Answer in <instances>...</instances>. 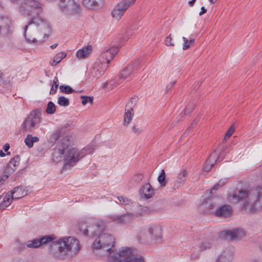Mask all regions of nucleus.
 Masks as SVG:
<instances>
[{"mask_svg": "<svg viewBox=\"0 0 262 262\" xmlns=\"http://www.w3.org/2000/svg\"><path fill=\"white\" fill-rule=\"evenodd\" d=\"M152 210L147 206H143L139 204H136L134 206L133 212H132L133 217H139L144 216L150 212Z\"/></svg>", "mask_w": 262, "mask_h": 262, "instance_id": "4468645a", "label": "nucleus"}, {"mask_svg": "<svg viewBox=\"0 0 262 262\" xmlns=\"http://www.w3.org/2000/svg\"><path fill=\"white\" fill-rule=\"evenodd\" d=\"M130 218L129 213H126L121 215H114L112 217L113 220L118 223H124L126 221H129Z\"/></svg>", "mask_w": 262, "mask_h": 262, "instance_id": "a878e982", "label": "nucleus"}, {"mask_svg": "<svg viewBox=\"0 0 262 262\" xmlns=\"http://www.w3.org/2000/svg\"><path fill=\"white\" fill-rule=\"evenodd\" d=\"M213 244L212 239H205L201 242L200 248L202 250H206L210 249Z\"/></svg>", "mask_w": 262, "mask_h": 262, "instance_id": "c756f323", "label": "nucleus"}, {"mask_svg": "<svg viewBox=\"0 0 262 262\" xmlns=\"http://www.w3.org/2000/svg\"><path fill=\"white\" fill-rule=\"evenodd\" d=\"M61 134V130L60 129H57L55 133L53 135L52 138L55 140H57L60 137Z\"/></svg>", "mask_w": 262, "mask_h": 262, "instance_id": "8fccbe9b", "label": "nucleus"}, {"mask_svg": "<svg viewBox=\"0 0 262 262\" xmlns=\"http://www.w3.org/2000/svg\"><path fill=\"white\" fill-rule=\"evenodd\" d=\"M11 262H29V261L26 258L15 257L12 260Z\"/></svg>", "mask_w": 262, "mask_h": 262, "instance_id": "3c124183", "label": "nucleus"}, {"mask_svg": "<svg viewBox=\"0 0 262 262\" xmlns=\"http://www.w3.org/2000/svg\"><path fill=\"white\" fill-rule=\"evenodd\" d=\"M136 238L141 243L150 244H151V240L149 237L148 229H142L136 233Z\"/></svg>", "mask_w": 262, "mask_h": 262, "instance_id": "dca6fc26", "label": "nucleus"}, {"mask_svg": "<svg viewBox=\"0 0 262 262\" xmlns=\"http://www.w3.org/2000/svg\"><path fill=\"white\" fill-rule=\"evenodd\" d=\"M148 233L151 240L161 244L163 238V231L162 227L159 225H151L148 227Z\"/></svg>", "mask_w": 262, "mask_h": 262, "instance_id": "1a4fd4ad", "label": "nucleus"}, {"mask_svg": "<svg viewBox=\"0 0 262 262\" xmlns=\"http://www.w3.org/2000/svg\"><path fill=\"white\" fill-rule=\"evenodd\" d=\"M228 200L233 203L243 202V207L250 205L256 211L262 208V187L258 186L250 190H241L237 193L229 195Z\"/></svg>", "mask_w": 262, "mask_h": 262, "instance_id": "39448f33", "label": "nucleus"}, {"mask_svg": "<svg viewBox=\"0 0 262 262\" xmlns=\"http://www.w3.org/2000/svg\"><path fill=\"white\" fill-rule=\"evenodd\" d=\"M189 40V43H190V45L192 43H193L194 41V38H190Z\"/></svg>", "mask_w": 262, "mask_h": 262, "instance_id": "69168bd1", "label": "nucleus"}, {"mask_svg": "<svg viewBox=\"0 0 262 262\" xmlns=\"http://www.w3.org/2000/svg\"><path fill=\"white\" fill-rule=\"evenodd\" d=\"M117 199L119 201L120 203L123 205H128L130 203V200H129L127 198L123 197L122 196H118Z\"/></svg>", "mask_w": 262, "mask_h": 262, "instance_id": "4c0bfd02", "label": "nucleus"}, {"mask_svg": "<svg viewBox=\"0 0 262 262\" xmlns=\"http://www.w3.org/2000/svg\"><path fill=\"white\" fill-rule=\"evenodd\" d=\"M56 106L53 102L50 101L46 108V112L48 114H53L55 112Z\"/></svg>", "mask_w": 262, "mask_h": 262, "instance_id": "72a5a7b5", "label": "nucleus"}, {"mask_svg": "<svg viewBox=\"0 0 262 262\" xmlns=\"http://www.w3.org/2000/svg\"><path fill=\"white\" fill-rule=\"evenodd\" d=\"M53 235H46L38 238H34L26 242V247L28 248L36 249L42 245L47 244L53 241Z\"/></svg>", "mask_w": 262, "mask_h": 262, "instance_id": "6e6552de", "label": "nucleus"}, {"mask_svg": "<svg viewBox=\"0 0 262 262\" xmlns=\"http://www.w3.org/2000/svg\"><path fill=\"white\" fill-rule=\"evenodd\" d=\"M192 110V107H189V106H187L186 108L185 109V111H184V113L185 114H187L188 113H189Z\"/></svg>", "mask_w": 262, "mask_h": 262, "instance_id": "4d7b16f0", "label": "nucleus"}, {"mask_svg": "<svg viewBox=\"0 0 262 262\" xmlns=\"http://www.w3.org/2000/svg\"><path fill=\"white\" fill-rule=\"evenodd\" d=\"M131 74V68L127 67L123 69L119 75V80H124L130 76Z\"/></svg>", "mask_w": 262, "mask_h": 262, "instance_id": "c85d7f7f", "label": "nucleus"}, {"mask_svg": "<svg viewBox=\"0 0 262 262\" xmlns=\"http://www.w3.org/2000/svg\"><path fill=\"white\" fill-rule=\"evenodd\" d=\"M103 0H83V5L88 9L97 10L101 7Z\"/></svg>", "mask_w": 262, "mask_h": 262, "instance_id": "f3484780", "label": "nucleus"}, {"mask_svg": "<svg viewBox=\"0 0 262 262\" xmlns=\"http://www.w3.org/2000/svg\"><path fill=\"white\" fill-rule=\"evenodd\" d=\"M222 234L226 238L232 240L239 239L245 236L244 232L239 229H234L232 230H226L224 231Z\"/></svg>", "mask_w": 262, "mask_h": 262, "instance_id": "2eb2a0df", "label": "nucleus"}, {"mask_svg": "<svg viewBox=\"0 0 262 262\" xmlns=\"http://www.w3.org/2000/svg\"><path fill=\"white\" fill-rule=\"evenodd\" d=\"M208 203H209V205L207 206V208L209 210H211V209H213V208H215V203H213L212 202V201L210 199H208L207 201H206V204H205V203H204V205H207Z\"/></svg>", "mask_w": 262, "mask_h": 262, "instance_id": "de8ad7c7", "label": "nucleus"}, {"mask_svg": "<svg viewBox=\"0 0 262 262\" xmlns=\"http://www.w3.org/2000/svg\"><path fill=\"white\" fill-rule=\"evenodd\" d=\"M133 131L134 132V134L138 135L141 133V129L140 127L134 126L133 127Z\"/></svg>", "mask_w": 262, "mask_h": 262, "instance_id": "603ef678", "label": "nucleus"}, {"mask_svg": "<svg viewBox=\"0 0 262 262\" xmlns=\"http://www.w3.org/2000/svg\"><path fill=\"white\" fill-rule=\"evenodd\" d=\"M132 262H145V260L142 255L135 253L132 249Z\"/></svg>", "mask_w": 262, "mask_h": 262, "instance_id": "7c9ffc66", "label": "nucleus"}, {"mask_svg": "<svg viewBox=\"0 0 262 262\" xmlns=\"http://www.w3.org/2000/svg\"><path fill=\"white\" fill-rule=\"evenodd\" d=\"M172 39L171 37V34L166 37L165 39V43L166 46H174V44L172 41Z\"/></svg>", "mask_w": 262, "mask_h": 262, "instance_id": "c03bdc74", "label": "nucleus"}, {"mask_svg": "<svg viewBox=\"0 0 262 262\" xmlns=\"http://www.w3.org/2000/svg\"><path fill=\"white\" fill-rule=\"evenodd\" d=\"M6 155V154L3 152V151L2 150H0V156L1 157H5Z\"/></svg>", "mask_w": 262, "mask_h": 262, "instance_id": "e2e57ef3", "label": "nucleus"}, {"mask_svg": "<svg viewBox=\"0 0 262 262\" xmlns=\"http://www.w3.org/2000/svg\"><path fill=\"white\" fill-rule=\"evenodd\" d=\"M182 39L184 41L183 49L185 50L189 49L190 47V43H189V40L185 37H183Z\"/></svg>", "mask_w": 262, "mask_h": 262, "instance_id": "37998d69", "label": "nucleus"}, {"mask_svg": "<svg viewBox=\"0 0 262 262\" xmlns=\"http://www.w3.org/2000/svg\"><path fill=\"white\" fill-rule=\"evenodd\" d=\"M92 51V47L88 45L82 49H79L76 52V57L79 59H83L87 58Z\"/></svg>", "mask_w": 262, "mask_h": 262, "instance_id": "aec40b11", "label": "nucleus"}, {"mask_svg": "<svg viewBox=\"0 0 262 262\" xmlns=\"http://www.w3.org/2000/svg\"><path fill=\"white\" fill-rule=\"evenodd\" d=\"M58 63V61L56 60L54 58H53L50 62V63L52 66H56Z\"/></svg>", "mask_w": 262, "mask_h": 262, "instance_id": "6e6d98bb", "label": "nucleus"}, {"mask_svg": "<svg viewBox=\"0 0 262 262\" xmlns=\"http://www.w3.org/2000/svg\"><path fill=\"white\" fill-rule=\"evenodd\" d=\"M81 98L82 99V104L83 105H86L88 103H92L93 98L89 96H81Z\"/></svg>", "mask_w": 262, "mask_h": 262, "instance_id": "e433bc0d", "label": "nucleus"}, {"mask_svg": "<svg viewBox=\"0 0 262 262\" xmlns=\"http://www.w3.org/2000/svg\"><path fill=\"white\" fill-rule=\"evenodd\" d=\"M60 91L63 93L70 94L74 92V90L69 85H61L59 86Z\"/></svg>", "mask_w": 262, "mask_h": 262, "instance_id": "2f4dec72", "label": "nucleus"}, {"mask_svg": "<svg viewBox=\"0 0 262 262\" xmlns=\"http://www.w3.org/2000/svg\"><path fill=\"white\" fill-rule=\"evenodd\" d=\"M58 104L60 106H67L70 104L69 100L64 96H60L58 98Z\"/></svg>", "mask_w": 262, "mask_h": 262, "instance_id": "473e14b6", "label": "nucleus"}, {"mask_svg": "<svg viewBox=\"0 0 262 262\" xmlns=\"http://www.w3.org/2000/svg\"><path fill=\"white\" fill-rule=\"evenodd\" d=\"M42 113L40 109H36L32 111L25 119L21 127L24 132H32L36 125L41 121Z\"/></svg>", "mask_w": 262, "mask_h": 262, "instance_id": "423d86ee", "label": "nucleus"}, {"mask_svg": "<svg viewBox=\"0 0 262 262\" xmlns=\"http://www.w3.org/2000/svg\"><path fill=\"white\" fill-rule=\"evenodd\" d=\"M18 6L20 14L29 18V20L24 27V36L29 43L40 45L49 37L51 32L49 24L39 16L41 4L36 0H11Z\"/></svg>", "mask_w": 262, "mask_h": 262, "instance_id": "f257e3e1", "label": "nucleus"}, {"mask_svg": "<svg viewBox=\"0 0 262 262\" xmlns=\"http://www.w3.org/2000/svg\"><path fill=\"white\" fill-rule=\"evenodd\" d=\"M53 85L55 86V87L58 88L59 86V81L57 77H55L54 78L53 81Z\"/></svg>", "mask_w": 262, "mask_h": 262, "instance_id": "864d4df0", "label": "nucleus"}, {"mask_svg": "<svg viewBox=\"0 0 262 262\" xmlns=\"http://www.w3.org/2000/svg\"><path fill=\"white\" fill-rule=\"evenodd\" d=\"M195 2H196V0H191V1H189L188 2V4H189V6L192 7L194 5Z\"/></svg>", "mask_w": 262, "mask_h": 262, "instance_id": "052dcab7", "label": "nucleus"}, {"mask_svg": "<svg viewBox=\"0 0 262 262\" xmlns=\"http://www.w3.org/2000/svg\"><path fill=\"white\" fill-rule=\"evenodd\" d=\"M130 4V2L126 0L122 1L118 3L112 12V17L117 20H119Z\"/></svg>", "mask_w": 262, "mask_h": 262, "instance_id": "9d476101", "label": "nucleus"}, {"mask_svg": "<svg viewBox=\"0 0 262 262\" xmlns=\"http://www.w3.org/2000/svg\"><path fill=\"white\" fill-rule=\"evenodd\" d=\"M125 112L124 116L123 125L127 126L131 121V107L127 104L126 105Z\"/></svg>", "mask_w": 262, "mask_h": 262, "instance_id": "cd10ccee", "label": "nucleus"}, {"mask_svg": "<svg viewBox=\"0 0 262 262\" xmlns=\"http://www.w3.org/2000/svg\"><path fill=\"white\" fill-rule=\"evenodd\" d=\"M79 241L75 237L69 236L53 241L49 248L50 254L54 257L63 259L72 257L79 251Z\"/></svg>", "mask_w": 262, "mask_h": 262, "instance_id": "7ed1b4c3", "label": "nucleus"}, {"mask_svg": "<svg viewBox=\"0 0 262 262\" xmlns=\"http://www.w3.org/2000/svg\"><path fill=\"white\" fill-rule=\"evenodd\" d=\"M216 1L217 0H209V1L212 3H215Z\"/></svg>", "mask_w": 262, "mask_h": 262, "instance_id": "774afa93", "label": "nucleus"}, {"mask_svg": "<svg viewBox=\"0 0 262 262\" xmlns=\"http://www.w3.org/2000/svg\"><path fill=\"white\" fill-rule=\"evenodd\" d=\"M20 161V157L18 155H15L13 159L7 164L4 170V176L7 179L9 176L13 173L16 169Z\"/></svg>", "mask_w": 262, "mask_h": 262, "instance_id": "f8f14e48", "label": "nucleus"}, {"mask_svg": "<svg viewBox=\"0 0 262 262\" xmlns=\"http://www.w3.org/2000/svg\"><path fill=\"white\" fill-rule=\"evenodd\" d=\"M225 183H226L225 180H221L217 184H216L215 185H214L213 186L211 190L210 191V193H211L213 190H216L220 187L223 186L225 184Z\"/></svg>", "mask_w": 262, "mask_h": 262, "instance_id": "a19ab883", "label": "nucleus"}, {"mask_svg": "<svg viewBox=\"0 0 262 262\" xmlns=\"http://www.w3.org/2000/svg\"><path fill=\"white\" fill-rule=\"evenodd\" d=\"M142 60L140 59H138L135 60L133 63V66H132V70H137L138 69L140 66L141 64Z\"/></svg>", "mask_w": 262, "mask_h": 262, "instance_id": "a18cd8bd", "label": "nucleus"}, {"mask_svg": "<svg viewBox=\"0 0 262 262\" xmlns=\"http://www.w3.org/2000/svg\"><path fill=\"white\" fill-rule=\"evenodd\" d=\"M187 172L183 169L178 175L177 180L173 185V189H177L182 185L186 180Z\"/></svg>", "mask_w": 262, "mask_h": 262, "instance_id": "412c9836", "label": "nucleus"}, {"mask_svg": "<svg viewBox=\"0 0 262 262\" xmlns=\"http://www.w3.org/2000/svg\"><path fill=\"white\" fill-rule=\"evenodd\" d=\"M3 148V149L5 151H7L9 150V149L10 148L9 144L8 143L5 144L4 145Z\"/></svg>", "mask_w": 262, "mask_h": 262, "instance_id": "13d9d810", "label": "nucleus"}, {"mask_svg": "<svg viewBox=\"0 0 262 262\" xmlns=\"http://www.w3.org/2000/svg\"><path fill=\"white\" fill-rule=\"evenodd\" d=\"M100 72L99 68H96V67L94 65L92 70H91V74L94 77H99L100 76H96V74H98V73Z\"/></svg>", "mask_w": 262, "mask_h": 262, "instance_id": "49530a36", "label": "nucleus"}, {"mask_svg": "<svg viewBox=\"0 0 262 262\" xmlns=\"http://www.w3.org/2000/svg\"><path fill=\"white\" fill-rule=\"evenodd\" d=\"M57 88H58L55 87V86H54V85H52L51 89L50 90V94H55L57 91Z\"/></svg>", "mask_w": 262, "mask_h": 262, "instance_id": "5fc2aeb1", "label": "nucleus"}, {"mask_svg": "<svg viewBox=\"0 0 262 262\" xmlns=\"http://www.w3.org/2000/svg\"><path fill=\"white\" fill-rule=\"evenodd\" d=\"M207 11V10L204 7H202L201 8V12L199 13V15H203V14L205 13Z\"/></svg>", "mask_w": 262, "mask_h": 262, "instance_id": "bf43d9fd", "label": "nucleus"}, {"mask_svg": "<svg viewBox=\"0 0 262 262\" xmlns=\"http://www.w3.org/2000/svg\"><path fill=\"white\" fill-rule=\"evenodd\" d=\"M232 214V208L228 205H225L217 208L215 212L216 216L219 217H227Z\"/></svg>", "mask_w": 262, "mask_h": 262, "instance_id": "a211bd4d", "label": "nucleus"}, {"mask_svg": "<svg viewBox=\"0 0 262 262\" xmlns=\"http://www.w3.org/2000/svg\"><path fill=\"white\" fill-rule=\"evenodd\" d=\"M107 82H105V83H104L103 86V88L104 89H106V88H107Z\"/></svg>", "mask_w": 262, "mask_h": 262, "instance_id": "338daca9", "label": "nucleus"}, {"mask_svg": "<svg viewBox=\"0 0 262 262\" xmlns=\"http://www.w3.org/2000/svg\"><path fill=\"white\" fill-rule=\"evenodd\" d=\"M108 64L109 63H107L106 61L102 62V59H99V61L96 62L94 64L96 68H99L100 71V72L98 73L97 75L96 74V76H101L103 74L106 69L108 68Z\"/></svg>", "mask_w": 262, "mask_h": 262, "instance_id": "b1692460", "label": "nucleus"}, {"mask_svg": "<svg viewBox=\"0 0 262 262\" xmlns=\"http://www.w3.org/2000/svg\"><path fill=\"white\" fill-rule=\"evenodd\" d=\"M67 55V54L64 52H59L57 53L54 57V59H56V60L58 61V62L59 63L62 59H63L64 58L66 57Z\"/></svg>", "mask_w": 262, "mask_h": 262, "instance_id": "58836bf2", "label": "nucleus"}, {"mask_svg": "<svg viewBox=\"0 0 262 262\" xmlns=\"http://www.w3.org/2000/svg\"><path fill=\"white\" fill-rule=\"evenodd\" d=\"M6 179H5V177L4 176V174L3 176V177L1 178L0 180V182L3 183L2 181H5Z\"/></svg>", "mask_w": 262, "mask_h": 262, "instance_id": "0e129e2a", "label": "nucleus"}, {"mask_svg": "<svg viewBox=\"0 0 262 262\" xmlns=\"http://www.w3.org/2000/svg\"><path fill=\"white\" fill-rule=\"evenodd\" d=\"M17 248L19 251H23L25 249L26 247V244H24L23 243H21L19 239H16L15 241Z\"/></svg>", "mask_w": 262, "mask_h": 262, "instance_id": "ea45409f", "label": "nucleus"}, {"mask_svg": "<svg viewBox=\"0 0 262 262\" xmlns=\"http://www.w3.org/2000/svg\"><path fill=\"white\" fill-rule=\"evenodd\" d=\"M79 229L84 235L98 236L95 239L93 248L106 251L110 260L112 262H131V248L122 247L113 250L115 247L114 237L107 232L103 225L85 226L81 225Z\"/></svg>", "mask_w": 262, "mask_h": 262, "instance_id": "f03ea898", "label": "nucleus"}, {"mask_svg": "<svg viewBox=\"0 0 262 262\" xmlns=\"http://www.w3.org/2000/svg\"><path fill=\"white\" fill-rule=\"evenodd\" d=\"M214 154H212L210 159H208L205 163V165L203 167V169L204 171L208 172L211 169L213 163L211 162V158L214 155Z\"/></svg>", "mask_w": 262, "mask_h": 262, "instance_id": "c9c22d12", "label": "nucleus"}, {"mask_svg": "<svg viewBox=\"0 0 262 262\" xmlns=\"http://www.w3.org/2000/svg\"><path fill=\"white\" fill-rule=\"evenodd\" d=\"M143 176L142 173H139L134 176V181L136 183H139L143 179Z\"/></svg>", "mask_w": 262, "mask_h": 262, "instance_id": "79ce46f5", "label": "nucleus"}, {"mask_svg": "<svg viewBox=\"0 0 262 262\" xmlns=\"http://www.w3.org/2000/svg\"><path fill=\"white\" fill-rule=\"evenodd\" d=\"M58 46V43H54V45H52L50 46V48L52 49H55V48H56Z\"/></svg>", "mask_w": 262, "mask_h": 262, "instance_id": "680f3d73", "label": "nucleus"}, {"mask_svg": "<svg viewBox=\"0 0 262 262\" xmlns=\"http://www.w3.org/2000/svg\"><path fill=\"white\" fill-rule=\"evenodd\" d=\"M156 191L150 183H146L140 188L139 194L142 199L146 200L152 198L156 194Z\"/></svg>", "mask_w": 262, "mask_h": 262, "instance_id": "9b49d317", "label": "nucleus"}, {"mask_svg": "<svg viewBox=\"0 0 262 262\" xmlns=\"http://www.w3.org/2000/svg\"><path fill=\"white\" fill-rule=\"evenodd\" d=\"M72 138L71 136L67 135L63 136L60 140L59 142V147L65 149L68 148L72 143Z\"/></svg>", "mask_w": 262, "mask_h": 262, "instance_id": "4be33fe9", "label": "nucleus"}, {"mask_svg": "<svg viewBox=\"0 0 262 262\" xmlns=\"http://www.w3.org/2000/svg\"><path fill=\"white\" fill-rule=\"evenodd\" d=\"M14 199H12L11 194H6L4 198L3 201L0 204V210H4L8 207L12 203Z\"/></svg>", "mask_w": 262, "mask_h": 262, "instance_id": "bb28decb", "label": "nucleus"}, {"mask_svg": "<svg viewBox=\"0 0 262 262\" xmlns=\"http://www.w3.org/2000/svg\"><path fill=\"white\" fill-rule=\"evenodd\" d=\"M165 180V173L164 169H162L160 174L158 178V181L159 183L162 186H165L166 185Z\"/></svg>", "mask_w": 262, "mask_h": 262, "instance_id": "f704fd0d", "label": "nucleus"}, {"mask_svg": "<svg viewBox=\"0 0 262 262\" xmlns=\"http://www.w3.org/2000/svg\"><path fill=\"white\" fill-rule=\"evenodd\" d=\"M39 138L37 137H33L32 135L28 134L25 139L24 142L28 148H32L34 143L39 141Z\"/></svg>", "mask_w": 262, "mask_h": 262, "instance_id": "393cba45", "label": "nucleus"}, {"mask_svg": "<svg viewBox=\"0 0 262 262\" xmlns=\"http://www.w3.org/2000/svg\"><path fill=\"white\" fill-rule=\"evenodd\" d=\"M234 132V129L232 127H230L228 130L227 131L226 134L225 135L224 139L227 140L230 137V136L232 135Z\"/></svg>", "mask_w": 262, "mask_h": 262, "instance_id": "09e8293b", "label": "nucleus"}, {"mask_svg": "<svg viewBox=\"0 0 262 262\" xmlns=\"http://www.w3.org/2000/svg\"><path fill=\"white\" fill-rule=\"evenodd\" d=\"M94 149L92 145H88L80 150L72 148L69 149L63 156L64 150L59 147L54 149L52 154V159L56 163L64 159L65 163L63 165V168L68 169L74 165L85 156L92 154Z\"/></svg>", "mask_w": 262, "mask_h": 262, "instance_id": "20e7f679", "label": "nucleus"}, {"mask_svg": "<svg viewBox=\"0 0 262 262\" xmlns=\"http://www.w3.org/2000/svg\"><path fill=\"white\" fill-rule=\"evenodd\" d=\"M118 52V47L116 46L111 47L101 53L100 59H102V62L106 61L107 63H110V61L114 58Z\"/></svg>", "mask_w": 262, "mask_h": 262, "instance_id": "ddd939ff", "label": "nucleus"}, {"mask_svg": "<svg viewBox=\"0 0 262 262\" xmlns=\"http://www.w3.org/2000/svg\"><path fill=\"white\" fill-rule=\"evenodd\" d=\"M232 254L229 251H224L218 257L216 262H231Z\"/></svg>", "mask_w": 262, "mask_h": 262, "instance_id": "5701e85b", "label": "nucleus"}, {"mask_svg": "<svg viewBox=\"0 0 262 262\" xmlns=\"http://www.w3.org/2000/svg\"><path fill=\"white\" fill-rule=\"evenodd\" d=\"M60 11L68 17L77 15L81 12V7L75 0H60L59 4Z\"/></svg>", "mask_w": 262, "mask_h": 262, "instance_id": "0eeeda50", "label": "nucleus"}, {"mask_svg": "<svg viewBox=\"0 0 262 262\" xmlns=\"http://www.w3.org/2000/svg\"><path fill=\"white\" fill-rule=\"evenodd\" d=\"M11 194L12 195V199L14 200H18L20 199L27 194V191L25 188L23 186H17L11 191Z\"/></svg>", "mask_w": 262, "mask_h": 262, "instance_id": "6ab92c4d", "label": "nucleus"}]
</instances>
